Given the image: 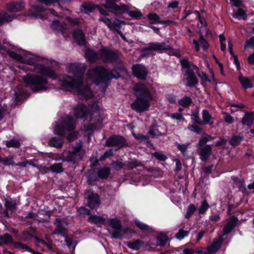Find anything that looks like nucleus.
<instances>
[{"instance_id": "obj_58", "label": "nucleus", "mask_w": 254, "mask_h": 254, "mask_svg": "<svg viewBox=\"0 0 254 254\" xmlns=\"http://www.w3.org/2000/svg\"><path fill=\"white\" fill-rule=\"evenodd\" d=\"M223 114L224 115V120L226 123L232 124L234 122V119L231 116L225 112Z\"/></svg>"}, {"instance_id": "obj_5", "label": "nucleus", "mask_w": 254, "mask_h": 254, "mask_svg": "<svg viewBox=\"0 0 254 254\" xmlns=\"http://www.w3.org/2000/svg\"><path fill=\"white\" fill-rule=\"evenodd\" d=\"M75 127V121L70 116L64 117L61 124H57L54 128L55 133L64 135L65 131H69L73 129Z\"/></svg>"}, {"instance_id": "obj_18", "label": "nucleus", "mask_w": 254, "mask_h": 254, "mask_svg": "<svg viewBox=\"0 0 254 254\" xmlns=\"http://www.w3.org/2000/svg\"><path fill=\"white\" fill-rule=\"evenodd\" d=\"M37 61V58L35 55L27 52H24L22 54L21 63L34 65L35 68H37L38 64H36Z\"/></svg>"}, {"instance_id": "obj_12", "label": "nucleus", "mask_w": 254, "mask_h": 254, "mask_svg": "<svg viewBox=\"0 0 254 254\" xmlns=\"http://www.w3.org/2000/svg\"><path fill=\"white\" fill-rule=\"evenodd\" d=\"M212 149L210 145H197V152L202 161L207 160L212 154Z\"/></svg>"}, {"instance_id": "obj_43", "label": "nucleus", "mask_w": 254, "mask_h": 254, "mask_svg": "<svg viewBox=\"0 0 254 254\" xmlns=\"http://www.w3.org/2000/svg\"><path fill=\"white\" fill-rule=\"evenodd\" d=\"M242 140V137L240 136L234 135L230 140L229 143L232 146H236L238 145Z\"/></svg>"}, {"instance_id": "obj_28", "label": "nucleus", "mask_w": 254, "mask_h": 254, "mask_svg": "<svg viewBox=\"0 0 254 254\" xmlns=\"http://www.w3.org/2000/svg\"><path fill=\"white\" fill-rule=\"evenodd\" d=\"M48 144L52 147L61 148L63 146V142L62 139L53 137L49 140Z\"/></svg>"}, {"instance_id": "obj_56", "label": "nucleus", "mask_w": 254, "mask_h": 254, "mask_svg": "<svg viewBox=\"0 0 254 254\" xmlns=\"http://www.w3.org/2000/svg\"><path fill=\"white\" fill-rule=\"evenodd\" d=\"M188 128L189 130L192 132H195L197 134L201 133L203 129L201 128H200L197 126H193V125H190L188 127Z\"/></svg>"}, {"instance_id": "obj_8", "label": "nucleus", "mask_w": 254, "mask_h": 254, "mask_svg": "<svg viewBox=\"0 0 254 254\" xmlns=\"http://www.w3.org/2000/svg\"><path fill=\"white\" fill-rule=\"evenodd\" d=\"M117 0H106L104 5L105 7L109 9L116 15L127 13L129 9V6L124 4L118 5L115 3Z\"/></svg>"}, {"instance_id": "obj_14", "label": "nucleus", "mask_w": 254, "mask_h": 254, "mask_svg": "<svg viewBox=\"0 0 254 254\" xmlns=\"http://www.w3.org/2000/svg\"><path fill=\"white\" fill-rule=\"evenodd\" d=\"M73 111L76 118H88V107L87 108L84 104L81 103H78L74 107Z\"/></svg>"}, {"instance_id": "obj_47", "label": "nucleus", "mask_w": 254, "mask_h": 254, "mask_svg": "<svg viewBox=\"0 0 254 254\" xmlns=\"http://www.w3.org/2000/svg\"><path fill=\"white\" fill-rule=\"evenodd\" d=\"M191 119L193 123L199 125H203V123L200 121L199 117V113L197 110H195L193 112Z\"/></svg>"}, {"instance_id": "obj_63", "label": "nucleus", "mask_w": 254, "mask_h": 254, "mask_svg": "<svg viewBox=\"0 0 254 254\" xmlns=\"http://www.w3.org/2000/svg\"><path fill=\"white\" fill-rule=\"evenodd\" d=\"M133 136L136 139L141 141H147L149 139L147 136L143 135L141 134H133Z\"/></svg>"}, {"instance_id": "obj_59", "label": "nucleus", "mask_w": 254, "mask_h": 254, "mask_svg": "<svg viewBox=\"0 0 254 254\" xmlns=\"http://www.w3.org/2000/svg\"><path fill=\"white\" fill-rule=\"evenodd\" d=\"M152 155L160 161H165L167 158L166 155L158 152L153 153Z\"/></svg>"}, {"instance_id": "obj_23", "label": "nucleus", "mask_w": 254, "mask_h": 254, "mask_svg": "<svg viewBox=\"0 0 254 254\" xmlns=\"http://www.w3.org/2000/svg\"><path fill=\"white\" fill-rule=\"evenodd\" d=\"M16 205L17 204L15 201L6 199L4 203L6 209L3 211V215L9 217L8 210L13 211L16 209Z\"/></svg>"}, {"instance_id": "obj_4", "label": "nucleus", "mask_w": 254, "mask_h": 254, "mask_svg": "<svg viewBox=\"0 0 254 254\" xmlns=\"http://www.w3.org/2000/svg\"><path fill=\"white\" fill-rule=\"evenodd\" d=\"M87 76L93 83L96 85L101 83L107 85L109 80L112 78H118L120 75L115 69L108 70L103 66H96L88 71Z\"/></svg>"}, {"instance_id": "obj_34", "label": "nucleus", "mask_w": 254, "mask_h": 254, "mask_svg": "<svg viewBox=\"0 0 254 254\" xmlns=\"http://www.w3.org/2000/svg\"><path fill=\"white\" fill-rule=\"evenodd\" d=\"M148 19L151 22V24H160L161 20L159 16L155 13H149L147 15Z\"/></svg>"}, {"instance_id": "obj_7", "label": "nucleus", "mask_w": 254, "mask_h": 254, "mask_svg": "<svg viewBox=\"0 0 254 254\" xmlns=\"http://www.w3.org/2000/svg\"><path fill=\"white\" fill-rule=\"evenodd\" d=\"M82 148V144L79 143L72 148V151H64L63 154L62 160L64 161L75 163L81 159L79 152Z\"/></svg>"}, {"instance_id": "obj_29", "label": "nucleus", "mask_w": 254, "mask_h": 254, "mask_svg": "<svg viewBox=\"0 0 254 254\" xmlns=\"http://www.w3.org/2000/svg\"><path fill=\"white\" fill-rule=\"evenodd\" d=\"M193 43L195 45V49L196 51H198L199 50V46L204 49L207 48L208 46L206 40L202 37L199 39L198 41L194 39L193 40Z\"/></svg>"}, {"instance_id": "obj_22", "label": "nucleus", "mask_w": 254, "mask_h": 254, "mask_svg": "<svg viewBox=\"0 0 254 254\" xmlns=\"http://www.w3.org/2000/svg\"><path fill=\"white\" fill-rule=\"evenodd\" d=\"M241 123L244 125L252 126L254 123V114L248 112H246L245 116L242 119Z\"/></svg>"}, {"instance_id": "obj_49", "label": "nucleus", "mask_w": 254, "mask_h": 254, "mask_svg": "<svg viewBox=\"0 0 254 254\" xmlns=\"http://www.w3.org/2000/svg\"><path fill=\"white\" fill-rule=\"evenodd\" d=\"M148 134L152 138L157 137L163 135V134L159 131L158 129L155 127L150 129L148 132Z\"/></svg>"}, {"instance_id": "obj_13", "label": "nucleus", "mask_w": 254, "mask_h": 254, "mask_svg": "<svg viewBox=\"0 0 254 254\" xmlns=\"http://www.w3.org/2000/svg\"><path fill=\"white\" fill-rule=\"evenodd\" d=\"M172 46L169 43H151L147 47L144 48L145 51H159V50H172Z\"/></svg>"}, {"instance_id": "obj_36", "label": "nucleus", "mask_w": 254, "mask_h": 254, "mask_svg": "<svg viewBox=\"0 0 254 254\" xmlns=\"http://www.w3.org/2000/svg\"><path fill=\"white\" fill-rule=\"evenodd\" d=\"M181 64L183 68H187V71L189 70H192L191 67H192L194 69L196 70V72L198 70V68L197 66L192 65H190V62L186 59H183L181 61Z\"/></svg>"}, {"instance_id": "obj_40", "label": "nucleus", "mask_w": 254, "mask_h": 254, "mask_svg": "<svg viewBox=\"0 0 254 254\" xmlns=\"http://www.w3.org/2000/svg\"><path fill=\"white\" fill-rule=\"evenodd\" d=\"M167 236L164 234H160L157 237V241L160 246H164L168 241Z\"/></svg>"}, {"instance_id": "obj_42", "label": "nucleus", "mask_w": 254, "mask_h": 254, "mask_svg": "<svg viewBox=\"0 0 254 254\" xmlns=\"http://www.w3.org/2000/svg\"><path fill=\"white\" fill-rule=\"evenodd\" d=\"M190 234V231L184 230L183 229H180L178 232L175 235V238L178 240H182Z\"/></svg>"}, {"instance_id": "obj_45", "label": "nucleus", "mask_w": 254, "mask_h": 254, "mask_svg": "<svg viewBox=\"0 0 254 254\" xmlns=\"http://www.w3.org/2000/svg\"><path fill=\"white\" fill-rule=\"evenodd\" d=\"M135 223L136 225V226L139 228L141 231H152V228H150L149 226L147 225L144 224L143 223L138 221L136 220L135 221Z\"/></svg>"}, {"instance_id": "obj_19", "label": "nucleus", "mask_w": 254, "mask_h": 254, "mask_svg": "<svg viewBox=\"0 0 254 254\" xmlns=\"http://www.w3.org/2000/svg\"><path fill=\"white\" fill-rule=\"evenodd\" d=\"M238 219L235 216H232L227 220V224L223 228V236L227 235L231 233L232 230L236 226Z\"/></svg>"}, {"instance_id": "obj_31", "label": "nucleus", "mask_w": 254, "mask_h": 254, "mask_svg": "<svg viewBox=\"0 0 254 254\" xmlns=\"http://www.w3.org/2000/svg\"><path fill=\"white\" fill-rule=\"evenodd\" d=\"M110 173V169L108 167H105L100 169L97 172L98 176L101 179H106Z\"/></svg>"}, {"instance_id": "obj_2", "label": "nucleus", "mask_w": 254, "mask_h": 254, "mask_svg": "<svg viewBox=\"0 0 254 254\" xmlns=\"http://www.w3.org/2000/svg\"><path fill=\"white\" fill-rule=\"evenodd\" d=\"M37 69H38V72L42 75L27 74L23 76L22 79L26 85L32 90L45 91L47 89L46 85L48 84V81L44 76L55 79L57 78V75L50 67L43 64H38Z\"/></svg>"}, {"instance_id": "obj_61", "label": "nucleus", "mask_w": 254, "mask_h": 254, "mask_svg": "<svg viewBox=\"0 0 254 254\" xmlns=\"http://www.w3.org/2000/svg\"><path fill=\"white\" fill-rule=\"evenodd\" d=\"M113 153L112 150H109L104 152V153L100 157V161H103L106 158H108L109 157H111L113 156Z\"/></svg>"}, {"instance_id": "obj_64", "label": "nucleus", "mask_w": 254, "mask_h": 254, "mask_svg": "<svg viewBox=\"0 0 254 254\" xmlns=\"http://www.w3.org/2000/svg\"><path fill=\"white\" fill-rule=\"evenodd\" d=\"M127 12L128 13V14L130 16L134 18H139L142 16L140 12L137 10L129 11L128 10Z\"/></svg>"}, {"instance_id": "obj_48", "label": "nucleus", "mask_w": 254, "mask_h": 254, "mask_svg": "<svg viewBox=\"0 0 254 254\" xmlns=\"http://www.w3.org/2000/svg\"><path fill=\"white\" fill-rule=\"evenodd\" d=\"M0 240L5 244H9L13 242L12 237L8 234H5L2 236H0Z\"/></svg>"}, {"instance_id": "obj_38", "label": "nucleus", "mask_w": 254, "mask_h": 254, "mask_svg": "<svg viewBox=\"0 0 254 254\" xmlns=\"http://www.w3.org/2000/svg\"><path fill=\"white\" fill-rule=\"evenodd\" d=\"M202 119L203 122V124H212V123L210 122V121L211 119V116L207 110H203L202 111Z\"/></svg>"}, {"instance_id": "obj_53", "label": "nucleus", "mask_w": 254, "mask_h": 254, "mask_svg": "<svg viewBox=\"0 0 254 254\" xmlns=\"http://www.w3.org/2000/svg\"><path fill=\"white\" fill-rule=\"evenodd\" d=\"M111 166L114 170H120L124 167L125 164L121 161H116L112 163Z\"/></svg>"}, {"instance_id": "obj_25", "label": "nucleus", "mask_w": 254, "mask_h": 254, "mask_svg": "<svg viewBox=\"0 0 254 254\" xmlns=\"http://www.w3.org/2000/svg\"><path fill=\"white\" fill-rule=\"evenodd\" d=\"M85 55L86 59L90 63H95L100 60L99 53L97 54L93 51L87 50H86Z\"/></svg>"}, {"instance_id": "obj_3", "label": "nucleus", "mask_w": 254, "mask_h": 254, "mask_svg": "<svg viewBox=\"0 0 254 254\" xmlns=\"http://www.w3.org/2000/svg\"><path fill=\"white\" fill-rule=\"evenodd\" d=\"M133 90L137 98L131 104V108L138 113L148 110L153 99L148 88L143 84H138L134 86Z\"/></svg>"}, {"instance_id": "obj_51", "label": "nucleus", "mask_w": 254, "mask_h": 254, "mask_svg": "<svg viewBox=\"0 0 254 254\" xmlns=\"http://www.w3.org/2000/svg\"><path fill=\"white\" fill-rule=\"evenodd\" d=\"M179 103L181 105L184 107H187L191 104V99L190 97H184L179 100Z\"/></svg>"}, {"instance_id": "obj_39", "label": "nucleus", "mask_w": 254, "mask_h": 254, "mask_svg": "<svg viewBox=\"0 0 254 254\" xmlns=\"http://www.w3.org/2000/svg\"><path fill=\"white\" fill-rule=\"evenodd\" d=\"M50 169L56 173H62L64 170L62 163H55L50 166Z\"/></svg>"}, {"instance_id": "obj_37", "label": "nucleus", "mask_w": 254, "mask_h": 254, "mask_svg": "<svg viewBox=\"0 0 254 254\" xmlns=\"http://www.w3.org/2000/svg\"><path fill=\"white\" fill-rule=\"evenodd\" d=\"M5 144L7 147L19 148L20 143L19 141L16 139H12L5 141Z\"/></svg>"}, {"instance_id": "obj_16", "label": "nucleus", "mask_w": 254, "mask_h": 254, "mask_svg": "<svg viewBox=\"0 0 254 254\" xmlns=\"http://www.w3.org/2000/svg\"><path fill=\"white\" fill-rule=\"evenodd\" d=\"M54 224L56 226V229L54 234H59L65 237L67 233V229L65 227L67 226L66 223L57 218L55 219Z\"/></svg>"}, {"instance_id": "obj_15", "label": "nucleus", "mask_w": 254, "mask_h": 254, "mask_svg": "<svg viewBox=\"0 0 254 254\" xmlns=\"http://www.w3.org/2000/svg\"><path fill=\"white\" fill-rule=\"evenodd\" d=\"M132 72L136 77L141 79H145L147 74L146 68L142 65L137 64L132 66Z\"/></svg>"}, {"instance_id": "obj_54", "label": "nucleus", "mask_w": 254, "mask_h": 254, "mask_svg": "<svg viewBox=\"0 0 254 254\" xmlns=\"http://www.w3.org/2000/svg\"><path fill=\"white\" fill-rule=\"evenodd\" d=\"M246 12H245V11H244L242 9L239 8L237 12H235L233 14V16L236 18L243 17V19H245L246 17Z\"/></svg>"}, {"instance_id": "obj_11", "label": "nucleus", "mask_w": 254, "mask_h": 254, "mask_svg": "<svg viewBox=\"0 0 254 254\" xmlns=\"http://www.w3.org/2000/svg\"><path fill=\"white\" fill-rule=\"evenodd\" d=\"M87 199V205L91 208H94L99 206L100 200L99 196L97 193L88 190L85 193Z\"/></svg>"}, {"instance_id": "obj_30", "label": "nucleus", "mask_w": 254, "mask_h": 254, "mask_svg": "<svg viewBox=\"0 0 254 254\" xmlns=\"http://www.w3.org/2000/svg\"><path fill=\"white\" fill-rule=\"evenodd\" d=\"M88 221L96 224H104L105 219L103 217L97 215H90L88 218Z\"/></svg>"}, {"instance_id": "obj_35", "label": "nucleus", "mask_w": 254, "mask_h": 254, "mask_svg": "<svg viewBox=\"0 0 254 254\" xmlns=\"http://www.w3.org/2000/svg\"><path fill=\"white\" fill-rule=\"evenodd\" d=\"M143 242L140 240H136L132 242H128L127 246L130 249L133 250H138L143 245Z\"/></svg>"}, {"instance_id": "obj_24", "label": "nucleus", "mask_w": 254, "mask_h": 254, "mask_svg": "<svg viewBox=\"0 0 254 254\" xmlns=\"http://www.w3.org/2000/svg\"><path fill=\"white\" fill-rule=\"evenodd\" d=\"M73 36L78 45H83L85 44V40L84 36L81 30H75L73 32Z\"/></svg>"}, {"instance_id": "obj_60", "label": "nucleus", "mask_w": 254, "mask_h": 254, "mask_svg": "<svg viewBox=\"0 0 254 254\" xmlns=\"http://www.w3.org/2000/svg\"><path fill=\"white\" fill-rule=\"evenodd\" d=\"M121 229H114V230L111 232L112 237L114 238H119L120 239H122V235L121 234Z\"/></svg>"}, {"instance_id": "obj_6", "label": "nucleus", "mask_w": 254, "mask_h": 254, "mask_svg": "<svg viewBox=\"0 0 254 254\" xmlns=\"http://www.w3.org/2000/svg\"><path fill=\"white\" fill-rule=\"evenodd\" d=\"M104 111L97 103L94 102L88 107V118L95 124L101 122L103 119Z\"/></svg>"}, {"instance_id": "obj_9", "label": "nucleus", "mask_w": 254, "mask_h": 254, "mask_svg": "<svg viewBox=\"0 0 254 254\" xmlns=\"http://www.w3.org/2000/svg\"><path fill=\"white\" fill-rule=\"evenodd\" d=\"M106 145L108 147H117L118 149L129 147L126 139L123 136L118 135L110 137L106 141Z\"/></svg>"}, {"instance_id": "obj_20", "label": "nucleus", "mask_w": 254, "mask_h": 254, "mask_svg": "<svg viewBox=\"0 0 254 254\" xmlns=\"http://www.w3.org/2000/svg\"><path fill=\"white\" fill-rule=\"evenodd\" d=\"M186 75L187 84L188 86L192 87L198 83V79L193 70H189L188 71H187Z\"/></svg>"}, {"instance_id": "obj_10", "label": "nucleus", "mask_w": 254, "mask_h": 254, "mask_svg": "<svg viewBox=\"0 0 254 254\" xmlns=\"http://www.w3.org/2000/svg\"><path fill=\"white\" fill-rule=\"evenodd\" d=\"M100 60L104 63H112L118 60L119 56L116 53L103 48L99 51Z\"/></svg>"}, {"instance_id": "obj_26", "label": "nucleus", "mask_w": 254, "mask_h": 254, "mask_svg": "<svg viewBox=\"0 0 254 254\" xmlns=\"http://www.w3.org/2000/svg\"><path fill=\"white\" fill-rule=\"evenodd\" d=\"M113 28L112 30H116L117 32L120 35V36L124 40H126L125 36L123 33L119 30L121 28L122 25L125 24V22L123 21L120 20L118 19H115L112 23Z\"/></svg>"}, {"instance_id": "obj_41", "label": "nucleus", "mask_w": 254, "mask_h": 254, "mask_svg": "<svg viewBox=\"0 0 254 254\" xmlns=\"http://www.w3.org/2000/svg\"><path fill=\"white\" fill-rule=\"evenodd\" d=\"M196 206L193 204H190L187 208L185 218L187 219L189 218L196 210Z\"/></svg>"}, {"instance_id": "obj_52", "label": "nucleus", "mask_w": 254, "mask_h": 254, "mask_svg": "<svg viewBox=\"0 0 254 254\" xmlns=\"http://www.w3.org/2000/svg\"><path fill=\"white\" fill-rule=\"evenodd\" d=\"M141 163L136 160L131 161L127 163V167L129 169H132L138 166H141Z\"/></svg>"}, {"instance_id": "obj_55", "label": "nucleus", "mask_w": 254, "mask_h": 254, "mask_svg": "<svg viewBox=\"0 0 254 254\" xmlns=\"http://www.w3.org/2000/svg\"><path fill=\"white\" fill-rule=\"evenodd\" d=\"M8 54L10 57L11 58L21 62V60L22 58V55H19L13 51H8Z\"/></svg>"}, {"instance_id": "obj_21", "label": "nucleus", "mask_w": 254, "mask_h": 254, "mask_svg": "<svg viewBox=\"0 0 254 254\" xmlns=\"http://www.w3.org/2000/svg\"><path fill=\"white\" fill-rule=\"evenodd\" d=\"M24 8V3L21 1L12 2L7 4L6 8L10 12H15L22 10Z\"/></svg>"}, {"instance_id": "obj_27", "label": "nucleus", "mask_w": 254, "mask_h": 254, "mask_svg": "<svg viewBox=\"0 0 254 254\" xmlns=\"http://www.w3.org/2000/svg\"><path fill=\"white\" fill-rule=\"evenodd\" d=\"M239 79L242 85V87L245 89H246L249 88H252L253 87V83H252L251 80L248 77L240 75L239 77Z\"/></svg>"}, {"instance_id": "obj_46", "label": "nucleus", "mask_w": 254, "mask_h": 254, "mask_svg": "<svg viewBox=\"0 0 254 254\" xmlns=\"http://www.w3.org/2000/svg\"><path fill=\"white\" fill-rule=\"evenodd\" d=\"M209 207V205L206 200H203L199 208H198L199 214H204Z\"/></svg>"}, {"instance_id": "obj_62", "label": "nucleus", "mask_w": 254, "mask_h": 254, "mask_svg": "<svg viewBox=\"0 0 254 254\" xmlns=\"http://www.w3.org/2000/svg\"><path fill=\"white\" fill-rule=\"evenodd\" d=\"M99 20L103 22L110 30H112L113 28L112 22L111 20L108 18L100 19Z\"/></svg>"}, {"instance_id": "obj_1", "label": "nucleus", "mask_w": 254, "mask_h": 254, "mask_svg": "<svg viewBox=\"0 0 254 254\" xmlns=\"http://www.w3.org/2000/svg\"><path fill=\"white\" fill-rule=\"evenodd\" d=\"M86 68L84 64H70L68 67V71L74 74V79L69 76L64 75L61 79V85L63 89H76L78 95L83 98H89L92 96V93L87 86L83 84L82 78Z\"/></svg>"}, {"instance_id": "obj_50", "label": "nucleus", "mask_w": 254, "mask_h": 254, "mask_svg": "<svg viewBox=\"0 0 254 254\" xmlns=\"http://www.w3.org/2000/svg\"><path fill=\"white\" fill-rule=\"evenodd\" d=\"M14 247L19 250H25L27 251L32 252V250L30 247L19 242L14 243Z\"/></svg>"}, {"instance_id": "obj_32", "label": "nucleus", "mask_w": 254, "mask_h": 254, "mask_svg": "<svg viewBox=\"0 0 254 254\" xmlns=\"http://www.w3.org/2000/svg\"><path fill=\"white\" fill-rule=\"evenodd\" d=\"M109 225L114 229H122V224L121 221L116 218L110 219L108 220Z\"/></svg>"}, {"instance_id": "obj_17", "label": "nucleus", "mask_w": 254, "mask_h": 254, "mask_svg": "<svg viewBox=\"0 0 254 254\" xmlns=\"http://www.w3.org/2000/svg\"><path fill=\"white\" fill-rule=\"evenodd\" d=\"M223 235L218 239H215L212 244L207 248V251L204 252V254H209L217 252L221 247L223 242Z\"/></svg>"}, {"instance_id": "obj_57", "label": "nucleus", "mask_w": 254, "mask_h": 254, "mask_svg": "<svg viewBox=\"0 0 254 254\" xmlns=\"http://www.w3.org/2000/svg\"><path fill=\"white\" fill-rule=\"evenodd\" d=\"M1 162L5 166L13 165L15 164V162L12 158H4L1 159Z\"/></svg>"}, {"instance_id": "obj_33", "label": "nucleus", "mask_w": 254, "mask_h": 254, "mask_svg": "<svg viewBox=\"0 0 254 254\" xmlns=\"http://www.w3.org/2000/svg\"><path fill=\"white\" fill-rule=\"evenodd\" d=\"M13 17L5 12L0 13V26L6 22L11 21Z\"/></svg>"}, {"instance_id": "obj_44", "label": "nucleus", "mask_w": 254, "mask_h": 254, "mask_svg": "<svg viewBox=\"0 0 254 254\" xmlns=\"http://www.w3.org/2000/svg\"><path fill=\"white\" fill-rule=\"evenodd\" d=\"M53 27L59 31H63L66 28V25L64 23H61L59 21H54L52 23Z\"/></svg>"}]
</instances>
